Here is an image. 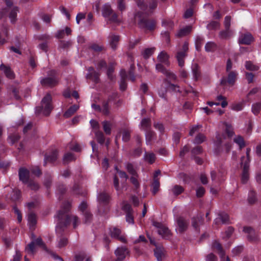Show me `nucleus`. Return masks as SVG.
Listing matches in <instances>:
<instances>
[{"label":"nucleus","instance_id":"obj_1","mask_svg":"<svg viewBox=\"0 0 261 261\" xmlns=\"http://www.w3.org/2000/svg\"><path fill=\"white\" fill-rule=\"evenodd\" d=\"M70 206V204L68 202H65L63 206V210L60 211L57 214V217L60 221L56 226V232L58 234H60L62 231L61 221L66 218V224L64 225L65 226L70 221H72L74 228H75L79 223V221L77 217L75 216H69L64 215V213L67 212Z\"/></svg>","mask_w":261,"mask_h":261},{"label":"nucleus","instance_id":"obj_2","mask_svg":"<svg viewBox=\"0 0 261 261\" xmlns=\"http://www.w3.org/2000/svg\"><path fill=\"white\" fill-rule=\"evenodd\" d=\"M169 56L168 54L164 51H161L158 55L157 60L160 62L156 65V70L158 72H161L165 74L170 80H175L176 79L175 75L172 72L168 71L164 67L163 65L164 64L168 66L169 62L168 61Z\"/></svg>","mask_w":261,"mask_h":261},{"label":"nucleus","instance_id":"obj_3","mask_svg":"<svg viewBox=\"0 0 261 261\" xmlns=\"http://www.w3.org/2000/svg\"><path fill=\"white\" fill-rule=\"evenodd\" d=\"M102 15L109 23H118L121 21L120 18L113 11L110 5L108 4L103 6Z\"/></svg>","mask_w":261,"mask_h":261},{"label":"nucleus","instance_id":"obj_4","mask_svg":"<svg viewBox=\"0 0 261 261\" xmlns=\"http://www.w3.org/2000/svg\"><path fill=\"white\" fill-rule=\"evenodd\" d=\"M51 97L50 94H47L42 100L41 107L37 108L36 111L38 110V113L42 112L44 115H48L52 110L51 105Z\"/></svg>","mask_w":261,"mask_h":261},{"label":"nucleus","instance_id":"obj_5","mask_svg":"<svg viewBox=\"0 0 261 261\" xmlns=\"http://www.w3.org/2000/svg\"><path fill=\"white\" fill-rule=\"evenodd\" d=\"M35 245L41 246L44 249H46L45 246L40 238L32 241L26 247L25 252L28 255H33L36 251Z\"/></svg>","mask_w":261,"mask_h":261},{"label":"nucleus","instance_id":"obj_6","mask_svg":"<svg viewBox=\"0 0 261 261\" xmlns=\"http://www.w3.org/2000/svg\"><path fill=\"white\" fill-rule=\"evenodd\" d=\"M152 225L158 229L159 234L165 239H169L170 236V231L167 227L161 223L154 221H152Z\"/></svg>","mask_w":261,"mask_h":261},{"label":"nucleus","instance_id":"obj_7","mask_svg":"<svg viewBox=\"0 0 261 261\" xmlns=\"http://www.w3.org/2000/svg\"><path fill=\"white\" fill-rule=\"evenodd\" d=\"M137 4L141 9L146 11V12H149L156 8L157 6V1L151 0L149 2V5L147 6L145 4L143 0H139L137 1Z\"/></svg>","mask_w":261,"mask_h":261},{"label":"nucleus","instance_id":"obj_8","mask_svg":"<svg viewBox=\"0 0 261 261\" xmlns=\"http://www.w3.org/2000/svg\"><path fill=\"white\" fill-rule=\"evenodd\" d=\"M6 5L8 11H10L9 18L12 22L15 21L17 13L18 12V9L16 6H13L11 2L6 1Z\"/></svg>","mask_w":261,"mask_h":261},{"label":"nucleus","instance_id":"obj_9","mask_svg":"<svg viewBox=\"0 0 261 261\" xmlns=\"http://www.w3.org/2000/svg\"><path fill=\"white\" fill-rule=\"evenodd\" d=\"M188 49V44L185 43L182 47V50L178 51L176 55V58L178 61V65L180 67L184 65V58L186 56V53Z\"/></svg>","mask_w":261,"mask_h":261},{"label":"nucleus","instance_id":"obj_10","mask_svg":"<svg viewBox=\"0 0 261 261\" xmlns=\"http://www.w3.org/2000/svg\"><path fill=\"white\" fill-rule=\"evenodd\" d=\"M139 24L141 28L152 30L155 28V22L153 20H148L146 19H142L140 20Z\"/></svg>","mask_w":261,"mask_h":261},{"label":"nucleus","instance_id":"obj_11","mask_svg":"<svg viewBox=\"0 0 261 261\" xmlns=\"http://www.w3.org/2000/svg\"><path fill=\"white\" fill-rule=\"evenodd\" d=\"M115 253L117 257V260L122 261L125 258L126 256L128 254V251L125 247H118L115 250Z\"/></svg>","mask_w":261,"mask_h":261},{"label":"nucleus","instance_id":"obj_12","mask_svg":"<svg viewBox=\"0 0 261 261\" xmlns=\"http://www.w3.org/2000/svg\"><path fill=\"white\" fill-rule=\"evenodd\" d=\"M243 231L247 234V238L251 241H255L258 239V235L250 227H244Z\"/></svg>","mask_w":261,"mask_h":261},{"label":"nucleus","instance_id":"obj_13","mask_svg":"<svg viewBox=\"0 0 261 261\" xmlns=\"http://www.w3.org/2000/svg\"><path fill=\"white\" fill-rule=\"evenodd\" d=\"M238 73L234 71H230L228 72V76L227 80L223 79L221 80V84H224L225 82H227L229 85H233L236 81Z\"/></svg>","mask_w":261,"mask_h":261},{"label":"nucleus","instance_id":"obj_14","mask_svg":"<svg viewBox=\"0 0 261 261\" xmlns=\"http://www.w3.org/2000/svg\"><path fill=\"white\" fill-rule=\"evenodd\" d=\"M176 222L177 227L176 230L178 232L182 233L187 228L188 223L183 218H178Z\"/></svg>","mask_w":261,"mask_h":261},{"label":"nucleus","instance_id":"obj_15","mask_svg":"<svg viewBox=\"0 0 261 261\" xmlns=\"http://www.w3.org/2000/svg\"><path fill=\"white\" fill-rule=\"evenodd\" d=\"M110 233L112 238L118 239L122 242H125V238L124 236L120 235L121 231L119 229L113 227L110 229Z\"/></svg>","mask_w":261,"mask_h":261},{"label":"nucleus","instance_id":"obj_16","mask_svg":"<svg viewBox=\"0 0 261 261\" xmlns=\"http://www.w3.org/2000/svg\"><path fill=\"white\" fill-rule=\"evenodd\" d=\"M51 72L54 73V71H51ZM57 82L58 80L54 75L50 77L44 78L41 81L42 85L49 87L54 86Z\"/></svg>","mask_w":261,"mask_h":261},{"label":"nucleus","instance_id":"obj_17","mask_svg":"<svg viewBox=\"0 0 261 261\" xmlns=\"http://www.w3.org/2000/svg\"><path fill=\"white\" fill-rule=\"evenodd\" d=\"M253 40V38L252 36L249 33L242 34L239 38V42L242 44H249Z\"/></svg>","mask_w":261,"mask_h":261},{"label":"nucleus","instance_id":"obj_18","mask_svg":"<svg viewBox=\"0 0 261 261\" xmlns=\"http://www.w3.org/2000/svg\"><path fill=\"white\" fill-rule=\"evenodd\" d=\"M19 179L24 183L28 182L29 177V171L23 168H21L19 170Z\"/></svg>","mask_w":261,"mask_h":261},{"label":"nucleus","instance_id":"obj_19","mask_svg":"<svg viewBox=\"0 0 261 261\" xmlns=\"http://www.w3.org/2000/svg\"><path fill=\"white\" fill-rule=\"evenodd\" d=\"M87 79H90L94 82L98 81L99 74L94 71L92 67H90L88 69V73L86 76Z\"/></svg>","mask_w":261,"mask_h":261},{"label":"nucleus","instance_id":"obj_20","mask_svg":"<svg viewBox=\"0 0 261 261\" xmlns=\"http://www.w3.org/2000/svg\"><path fill=\"white\" fill-rule=\"evenodd\" d=\"M243 166V170L242 174V181L243 183H246L249 179V164L248 163H244L242 164Z\"/></svg>","mask_w":261,"mask_h":261},{"label":"nucleus","instance_id":"obj_21","mask_svg":"<svg viewBox=\"0 0 261 261\" xmlns=\"http://www.w3.org/2000/svg\"><path fill=\"white\" fill-rule=\"evenodd\" d=\"M229 222V217L226 213L220 214L218 217L215 219V223H227Z\"/></svg>","mask_w":261,"mask_h":261},{"label":"nucleus","instance_id":"obj_22","mask_svg":"<svg viewBox=\"0 0 261 261\" xmlns=\"http://www.w3.org/2000/svg\"><path fill=\"white\" fill-rule=\"evenodd\" d=\"M109 40L111 47L115 49L119 40V36L114 34H111L109 36Z\"/></svg>","mask_w":261,"mask_h":261},{"label":"nucleus","instance_id":"obj_23","mask_svg":"<svg viewBox=\"0 0 261 261\" xmlns=\"http://www.w3.org/2000/svg\"><path fill=\"white\" fill-rule=\"evenodd\" d=\"M92 108L95 111H101L105 115H108L109 113V107L107 103L103 105L102 109L100 108L99 106L95 104H92Z\"/></svg>","mask_w":261,"mask_h":261},{"label":"nucleus","instance_id":"obj_24","mask_svg":"<svg viewBox=\"0 0 261 261\" xmlns=\"http://www.w3.org/2000/svg\"><path fill=\"white\" fill-rule=\"evenodd\" d=\"M120 74L121 77V81L120 83V88L122 91H124L126 88V84L125 80L127 77V74L126 71L123 69L121 70Z\"/></svg>","mask_w":261,"mask_h":261},{"label":"nucleus","instance_id":"obj_25","mask_svg":"<svg viewBox=\"0 0 261 261\" xmlns=\"http://www.w3.org/2000/svg\"><path fill=\"white\" fill-rule=\"evenodd\" d=\"M154 251V255L158 261H162V259L165 255L164 249L161 247H156Z\"/></svg>","mask_w":261,"mask_h":261},{"label":"nucleus","instance_id":"obj_26","mask_svg":"<svg viewBox=\"0 0 261 261\" xmlns=\"http://www.w3.org/2000/svg\"><path fill=\"white\" fill-rule=\"evenodd\" d=\"M245 101L242 100L239 102H234L233 104L231 106V109L232 110L236 111H240L242 110L243 108V107L245 106Z\"/></svg>","mask_w":261,"mask_h":261},{"label":"nucleus","instance_id":"obj_27","mask_svg":"<svg viewBox=\"0 0 261 261\" xmlns=\"http://www.w3.org/2000/svg\"><path fill=\"white\" fill-rule=\"evenodd\" d=\"M212 248L214 250L217 251L218 253L220 255V257L222 258L223 255H224V252L221 247V245L218 242L215 241L213 244Z\"/></svg>","mask_w":261,"mask_h":261},{"label":"nucleus","instance_id":"obj_28","mask_svg":"<svg viewBox=\"0 0 261 261\" xmlns=\"http://www.w3.org/2000/svg\"><path fill=\"white\" fill-rule=\"evenodd\" d=\"M0 69L4 71L5 75L9 79H13L14 77V74L9 67H6L3 64H2L0 66Z\"/></svg>","mask_w":261,"mask_h":261},{"label":"nucleus","instance_id":"obj_29","mask_svg":"<svg viewBox=\"0 0 261 261\" xmlns=\"http://www.w3.org/2000/svg\"><path fill=\"white\" fill-rule=\"evenodd\" d=\"M79 108L77 105H73L70 107L64 113L65 117H69L72 115Z\"/></svg>","mask_w":261,"mask_h":261},{"label":"nucleus","instance_id":"obj_30","mask_svg":"<svg viewBox=\"0 0 261 261\" xmlns=\"http://www.w3.org/2000/svg\"><path fill=\"white\" fill-rule=\"evenodd\" d=\"M192 30V27L191 26H187L181 30H180L176 35L178 37H183L189 34Z\"/></svg>","mask_w":261,"mask_h":261},{"label":"nucleus","instance_id":"obj_31","mask_svg":"<svg viewBox=\"0 0 261 261\" xmlns=\"http://www.w3.org/2000/svg\"><path fill=\"white\" fill-rule=\"evenodd\" d=\"M97 199L100 203H106L109 199V196L106 193L102 192L98 195Z\"/></svg>","mask_w":261,"mask_h":261},{"label":"nucleus","instance_id":"obj_32","mask_svg":"<svg viewBox=\"0 0 261 261\" xmlns=\"http://www.w3.org/2000/svg\"><path fill=\"white\" fill-rule=\"evenodd\" d=\"M58 158V152L57 150H54L51 155H46L45 156V162H54Z\"/></svg>","mask_w":261,"mask_h":261},{"label":"nucleus","instance_id":"obj_33","mask_svg":"<svg viewBox=\"0 0 261 261\" xmlns=\"http://www.w3.org/2000/svg\"><path fill=\"white\" fill-rule=\"evenodd\" d=\"M28 224L30 225V227L34 226L36 224V215L33 213H30L28 215Z\"/></svg>","mask_w":261,"mask_h":261},{"label":"nucleus","instance_id":"obj_34","mask_svg":"<svg viewBox=\"0 0 261 261\" xmlns=\"http://www.w3.org/2000/svg\"><path fill=\"white\" fill-rule=\"evenodd\" d=\"M216 48V44L213 42H208L205 45V50L207 52L213 51Z\"/></svg>","mask_w":261,"mask_h":261},{"label":"nucleus","instance_id":"obj_35","mask_svg":"<svg viewBox=\"0 0 261 261\" xmlns=\"http://www.w3.org/2000/svg\"><path fill=\"white\" fill-rule=\"evenodd\" d=\"M67 243V239L64 237H61L58 240L57 247L58 248H61L65 246Z\"/></svg>","mask_w":261,"mask_h":261},{"label":"nucleus","instance_id":"obj_36","mask_svg":"<svg viewBox=\"0 0 261 261\" xmlns=\"http://www.w3.org/2000/svg\"><path fill=\"white\" fill-rule=\"evenodd\" d=\"M151 187H152L151 192L153 195H155L159 191V189L160 188L159 181L156 179H154V181L151 185Z\"/></svg>","mask_w":261,"mask_h":261},{"label":"nucleus","instance_id":"obj_37","mask_svg":"<svg viewBox=\"0 0 261 261\" xmlns=\"http://www.w3.org/2000/svg\"><path fill=\"white\" fill-rule=\"evenodd\" d=\"M144 158L150 164L153 163L155 159V155L153 153H146Z\"/></svg>","mask_w":261,"mask_h":261},{"label":"nucleus","instance_id":"obj_38","mask_svg":"<svg viewBox=\"0 0 261 261\" xmlns=\"http://www.w3.org/2000/svg\"><path fill=\"white\" fill-rule=\"evenodd\" d=\"M71 32L70 29L68 27H66L65 30L59 31L57 34V37L59 38H62L64 36V33L68 35L71 33Z\"/></svg>","mask_w":261,"mask_h":261},{"label":"nucleus","instance_id":"obj_39","mask_svg":"<svg viewBox=\"0 0 261 261\" xmlns=\"http://www.w3.org/2000/svg\"><path fill=\"white\" fill-rule=\"evenodd\" d=\"M261 110V102H257L252 105V111L255 114H258Z\"/></svg>","mask_w":261,"mask_h":261},{"label":"nucleus","instance_id":"obj_40","mask_svg":"<svg viewBox=\"0 0 261 261\" xmlns=\"http://www.w3.org/2000/svg\"><path fill=\"white\" fill-rule=\"evenodd\" d=\"M245 67L246 69L250 71H256L258 69V67L252 64L250 61H247L245 64Z\"/></svg>","mask_w":261,"mask_h":261},{"label":"nucleus","instance_id":"obj_41","mask_svg":"<svg viewBox=\"0 0 261 261\" xmlns=\"http://www.w3.org/2000/svg\"><path fill=\"white\" fill-rule=\"evenodd\" d=\"M155 48H146L142 53L143 57L145 58H149L154 51Z\"/></svg>","mask_w":261,"mask_h":261},{"label":"nucleus","instance_id":"obj_42","mask_svg":"<svg viewBox=\"0 0 261 261\" xmlns=\"http://www.w3.org/2000/svg\"><path fill=\"white\" fill-rule=\"evenodd\" d=\"M233 141L236 144H237L239 146L240 149H241L245 146L244 140L243 138L240 136L235 137L234 138Z\"/></svg>","mask_w":261,"mask_h":261},{"label":"nucleus","instance_id":"obj_43","mask_svg":"<svg viewBox=\"0 0 261 261\" xmlns=\"http://www.w3.org/2000/svg\"><path fill=\"white\" fill-rule=\"evenodd\" d=\"M103 130L106 134H110L111 130V124L108 121H103L102 123Z\"/></svg>","mask_w":261,"mask_h":261},{"label":"nucleus","instance_id":"obj_44","mask_svg":"<svg viewBox=\"0 0 261 261\" xmlns=\"http://www.w3.org/2000/svg\"><path fill=\"white\" fill-rule=\"evenodd\" d=\"M201 217H198L196 218H193L192 220V226L195 228L197 229L199 225L202 222Z\"/></svg>","mask_w":261,"mask_h":261},{"label":"nucleus","instance_id":"obj_45","mask_svg":"<svg viewBox=\"0 0 261 261\" xmlns=\"http://www.w3.org/2000/svg\"><path fill=\"white\" fill-rule=\"evenodd\" d=\"M75 159V157L74 155L71 153H66L63 158V162L65 163H68L71 161H73Z\"/></svg>","mask_w":261,"mask_h":261},{"label":"nucleus","instance_id":"obj_46","mask_svg":"<svg viewBox=\"0 0 261 261\" xmlns=\"http://www.w3.org/2000/svg\"><path fill=\"white\" fill-rule=\"evenodd\" d=\"M232 34V32L229 29H226L224 31H222L219 34V36L221 39H226Z\"/></svg>","mask_w":261,"mask_h":261},{"label":"nucleus","instance_id":"obj_47","mask_svg":"<svg viewBox=\"0 0 261 261\" xmlns=\"http://www.w3.org/2000/svg\"><path fill=\"white\" fill-rule=\"evenodd\" d=\"M146 143L147 144H150V141L154 138V133L151 130H148L145 134Z\"/></svg>","mask_w":261,"mask_h":261},{"label":"nucleus","instance_id":"obj_48","mask_svg":"<svg viewBox=\"0 0 261 261\" xmlns=\"http://www.w3.org/2000/svg\"><path fill=\"white\" fill-rule=\"evenodd\" d=\"M251 151L250 148H247L246 150V157L243 156L241 158V164H243L244 163H248V164H249L250 159H249V153Z\"/></svg>","mask_w":261,"mask_h":261},{"label":"nucleus","instance_id":"obj_49","mask_svg":"<svg viewBox=\"0 0 261 261\" xmlns=\"http://www.w3.org/2000/svg\"><path fill=\"white\" fill-rule=\"evenodd\" d=\"M211 178L213 181L216 182H220L223 180V178L220 177L219 174L218 175L217 173L214 171L211 172Z\"/></svg>","mask_w":261,"mask_h":261},{"label":"nucleus","instance_id":"obj_50","mask_svg":"<svg viewBox=\"0 0 261 261\" xmlns=\"http://www.w3.org/2000/svg\"><path fill=\"white\" fill-rule=\"evenodd\" d=\"M219 23L217 21H212L207 24V28L208 30L217 29L219 27Z\"/></svg>","mask_w":261,"mask_h":261},{"label":"nucleus","instance_id":"obj_51","mask_svg":"<svg viewBox=\"0 0 261 261\" xmlns=\"http://www.w3.org/2000/svg\"><path fill=\"white\" fill-rule=\"evenodd\" d=\"M95 136L99 143L102 144L104 142L105 138L102 132L98 131L95 132Z\"/></svg>","mask_w":261,"mask_h":261},{"label":"nucleus","instance_id":"obj_52","mask_svg":"<svg viewBox=\"0 0 261 261\" xmlns=\"http://www.w3.org/2000/svg\"><path fill=\"white\" fill-rule=\"evenodd\" d=\"M205 139V137L203 135L199 134L196 137L194 142L196 144H200L204 141Z\"/></svg>","mask_w":261,"mask_h":261},{"label":"nucleus","instance_id":"obj_53","mask_svg":"<svg viewBox=\"0 0 261 261\" xmlns=\"http://www.w3.org/2000/svg\"><path fill=\"white\" fill-rule=\"evenodd\" d=\"M126 169L128 173L132 175V176H136V170L134 168L133 166L131 164H127L126 165Z\"/></svg>","mask_w":261,"mask_h":261},{"label":"nucleus","instance_id":"obj_54","mask_svg":"<svg viewBox=\"0 0 261 261\" xmlns=\"http://www.w3.org/2000/svg\"><path fill=\"white\" fill-rule=\"evenodd\" d=\"M172 191L175 195H179L183 191V188L179 186L176 185L172 189Z\"/></svg>","mask_w":261,"mask_h":261},{"label":"nucleus","instance_id":"obj_55","mask_svg":"<svg viewBox=\"0 0 261 261\" xmlns=\"http://www.w3.org/2000/svg\"><path fill=\"white\" fill-rule=\"evenodd\" d=\"M225 132L227 134L228 137H231L233 134L231 126L227 124H225Z\"/></svg>","mask_w":261,"mask_h":261},{"label":"nucleus","instance_id":"obj_56","mask_svg":"<svg viewBox=\"0 0 261 261\" xmlns=\"http://www.w3.org/2000/svg\"><path fill=\"white\" fill-rule=\"evenodd\" d=\"M122 208L127 213H131L132 208L130 205L126 202H123L122 204Z\"/></svg>","mask_w":261,"mask_h":261},{"label":"nucleus","instance_id":"obj_57","mask_svg":"<svg viewBox=\"0 0 261 261\" xmlns=\"http://www.w3.org/2000/svg\"><path fill=\"white\" fill-rule=\"evenodd\" d=\"M130 137L129 133L128 130H124L122 132V140L127 142L129 140Z\"/></svg>","mask_w":261,"mask_h":261},{"label":"nucleus","instance_id":"obj_58","mask_svg":"<svg viewBox=\"0 0 261 261\" xmlns=\"http://www.w3.org/2000/svg\"><path fill=\"white\" fill-rule=\"evenodd\" d=\"M162 25L167 28H172L173 23L169 20H164L162 21Z\"/></svg>","mask_w":261,"mask_h":261},{"label":"nucleus","instance_id":"obj_59","mask_svg":"<svg viewBox=\"0 0 261 261\" xmlns=\"http://www.w3.org/2000/svg\"><path fill=\"white\" fill-rule=\"evenodd\" d=\"M91 48L94 51L97 52L102 50L103 46L100 44H94L91 46Z\"/></svg>","mask_w":261,"mask_h":261},{"label":"nucleus","instance_id":"obj_60","mask_svg":"<svg viewBox=\"0 0 261 261\" xmlns=\"http://www.w3.org/2000/svg\"><path fill=\"white\" fill-rule=\"evenodd\" d=\"M256 200L255 195L254 192L250 191L249 193L248 201L250 203H252Z\"/></svg>","mask_w":261,"mask_h":261},{"label":"nucleus","instance_id":"obj_61","mask_svg":"<svg viewBox=\"0 0 261 261\" xmlns=\"http://www.w3.org/2000/svg\"><path fill=\"white\" fill-rule=\"evenodd\" d=\"M192 71L194 77L195 78V80H197L199 76V73L196 65H194V66L193 67Z\"/></svg>","mask_w":261,"mask_h":261},{"label":"nucleus","instance_id":"obj_62","mask_svg":"<svg viewBox=\"0 0 261 261\" xmlns=\"http://www.w3.org/2000/svg\"><path fill=\"white\" fill-rule=\"evenodd\" d=\"M149 125V119L144 118L142 119L141 122V126L143 128H145Z\"/></svg>","mask_w":261,"mask_h":261},{"label":"nucleus","instance_id":"obj_63","mask_svg":"<svg viewBox=\"0 0 261 261\" xmlns=\"http://www.w3.org/2000/svg\"><path fill=\"white\" fill-rule=\"evenodd\" d=\"M21 257V254L19 251L16 250L13 256L12 261H19Z\"/></svg>","mask_w":261,"mask_h":261},{"label":"nucleus","instance_id":"obj_64","mask_svg":"<svg viewBox=\"0 0 261 261\" xmlns=\"http://www.w3.org/2000/svg\"><path fill=\"white\" fill-rule=\"evenodd\" d=\"M207 261H217V259L216 256L213 253H210L206 257Z\"/></svg>","mask_w":261,"mask_h":261}]
</instances>
